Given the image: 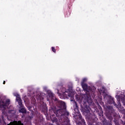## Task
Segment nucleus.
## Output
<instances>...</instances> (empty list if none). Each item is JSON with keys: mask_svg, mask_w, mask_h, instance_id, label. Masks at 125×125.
Wrapping results in <instances>:
<instances>
[{"mask_svg": "<svg viewBox=\"0 0 125 125\" xmlns=\"http://www.w3.org/2000/svg\"><path fill=\"white\" fill-rule=\"evenodd\" d=\"M52 122H53V123H56V124H57V125H60V124L57 123V122H58V120L56 117H54L53 119L52 120Z\"/></svg>", "mask_w": 125, "mask_h": 125, "instance_id": "obj_10", "label": "nucleus"}, {"mask_svg": "<svg viewBox=\"0 0 125 125\" xmlns=\"http://www.w3.org/2000/svg\"><path fill=\"white\" fill-rule=\"evenodd\" d=\"M110 100L111 101V103H112V104H114V106H116L117 107H118V106H119V105H117V104H116V102L114 100V99L113 97H110Z\"/></svg>", "mask_w": 125, "mask_h": 125, "instance_id": "obj_9", "label": "nucleus"}, {"mask_svg": "<svg viewBox=\"0 0 125 125\" xmlns=\"http://www.w3.org/2000/svg\"><path fill=\"white\" fill-rule=\"evenodd\" d=\"M32 108V107H31V106H28V109L29 110V111H31V108Z\"/></svg>", "mask_w": 125, "mask_h": 125, "instance_id": "obj_23", "label": "nucleus"}, {"mask_svg": "<svg viewBox=\"0 0 125 125\" xmlns=\"http://www.w3.org/2000/svg\"><path fill=\"white\" fill-rule=\"evenodd\" d=\"M123 114H124L123 118L125 121L124 122L123 121H122L121 122L123 125H125V110L123 111Z\"/></svg>", "mask_w": 125, "mask_h": 125, "instance_id": "obj_12", "label": "nucleus"}, {"mask_svg": "<svg viewBox=\"0 0 125 125\" xmlns=\"http://www.w3.org/2000/svg\"><path fill=\"white\" fill-rule=\"evenodd\" d=\"M52 51H53V52H54V53H56V49H55V47H52Z\"/></svg>", "mask_w": 125, "mask_h": 125, "instance_id": "obj_16", "label": "nucleus"}, {"mask_svg": "<svg viewBox=\"0 0 125 125\" xmlns=\"http://www.w3.org/2000/svg\"><path fill=\"white\" fill-rule=\"evenodd\" d=\"M87 102H88V103H92V100H91V99H90L89 100H87Z\"/></svg>", "mask_w": 125, "mask_h": 125, "instance_id": "obj_21", "label": "nucleus"}, {"mask_svg": "<svg viewBox=\"0 0 125 125\" xmlns=\"http://www.w3.org/2000/svg\"><path fill=\"white\" fill-rule=\"evenodd\" d=\"M103 124L104 125H109V123L107 122V120H106V119H104V121H103Z\"/></svg>", "mask_w": 125, "mask_h": 125, "instance_id": "obj_13", "label": "nucleus"}, {"mask_svg": "<svg viewBox=\"0 0 125 125\" xmlns=\"http://www.w3.org/2000/svg\"><path fill=\"white\" fill-rule=\"evenodd\" d=\"M47 106H46V104H45L42 106V112H43V114L46 116H47Z\"/></svg>", "mask_w": 125, "mask_h": 125, "instance_id": "obj_5", "label": "nucleus"}, {"mask_svg": "<svg viewBox=\"0 0 125 125\" xmlns=\"http://www.w3.org/2000/svg\"><path fill=\"white\" fill-rule=\"evenodd\" d=\"M37 99H38V100H42V99H43V98L41 96H40V95H39V98H38V96H37Z\"/></svg>", "mask_w": 125, "mask_h": 125, "instance_id": "obj_19", "label": "nucleus"}, {"mask_svg": "<svg viewBox=\"0 0 125 125\" xmlns=\"http://www.w3.org/2000/svg\"><path fill=\"white\" fill-rule=\"evenodd\" d=\"M50 96H51V97H53V94L51 93L50 94Z\"/></svg>", "mask_w": 125, "mask_h": 125, "instance_id": "obj_24", "label": "nucleus"}, {"mask_svg": "<svg viewBox=\"0 0 125 125\" xmlns=\"http://www.w3.org/2000/svg\"><path fill=\"white\" fill-rule=\"evenodd\" d=\"M114 122L115 124H117V123H118V121H116V120H114Z\"/></svg>", "mask_w": 125, "mask_h": 125, "instance_id": "obj_25", "label": "nucleus"}, {"mask_svg": "<svg viewBox=\"0 0 125 125\" xmlns=\"http://www.w3.org/2000/svg\"><path fill=\"white\" fill-rule=\"evenodd\" d=\"M14 95L16 97V101H17V102L18 103V104L20 105V107L24 106L23 105V103L22 102V100L20 97V95H19L18 93H15L14 94Z\"/></svg>", "mask_w": 125, "mask_h": 125, "instance_id": "obj_2", "label": "nucleus"}, {"mask_svg": "<svg viewBox=\"0 0 125 125\" xmlns=\"http://www.w3.org/2000/svg\"><path fill=\"white\" fill-rule=\"evenodd\" d=\"M75 104L74 106V111L76 114H79L80 113V110L79 109V106H78V104H77V102H75Z\"/></svg>", "mask_w": 125, "mask_h": 125, "instance_id": "obj_6", "label": "nucleus"}, {"mask_svg": "<svg viewBox=\"0 0 125 125\" xmlns=\"http://www.w3.org/2000/svg\"><path fill=\"white\" fill-rule=\"evenodd\" d=\"M68 96H70V95H68Z\"/></svg>", "mask_w": 125, "mask_h": 125, "instance_id": "obj_28", "label": "nucleus"}, {"mask_svg": "<svg viewBox=\"0 0 125 125\" xmlns=\"http://www.w3.org/2000/svg\"><path fill=\"white\" fill-rule=\"evenodd\" d=\"M62 93H66V92H67V90H66V89H65V88H63L62 90Z\"/></svg>", "mask_w": 125, "mask_h": 125, "instance_id": "obj_18", "label": "nucleus"}, {"mask_svg": "<svg viewBox=\"0 0 125 125\" xmlns=\"http://www.w3.org/2000/svg\"><path fill=\"white\" fill-rule=\"evenodd\" d=\"M19 113H27V111L24 106L20 107Z\"/></svg>", "mask_w": 125, "mask_h": 125, "instance_id": "obj_7", "label": "nucleus"}, {"mask_svg": "<svg viewBox=\"0 0 125 125\" xmlns=\"http://www.w3.org/2000/svg\"><path fill=\"white\" fill-rule=\"evenodd\" d=\"M9 114H12V115H14L15 114V111L14 110H11L8 111Z\"/></svg>", "mask_w": 125, "mask_h": 125, "instance_id": "obj_14", "label": "nucleus"}, {"mask_svg": "<svg viewBox=\"0 0 125 125\" xmlns=\"http://www.w3.org/2000/svg\"><path fill=\"white\" fill-rule=\"evenodd\" d=\"M87 79L86 78H83L81 82V83H85V82H86Z\"/></svg>", "mask_w": 125, "mask_h": 125, "instance_id": "obj_17", "label": "nucleus"}, {"mask_svg": "<svg viewBox=\"0 0 125 125\" xmlns=\"http://www.w3.org/2000/svg\"><path fill=\"white\" fill-rule=\"evenodd\" d=\"M85 113H87V114H89V113H90V111H89V110L87 109L85 111Z\"/></svg>", "mask_w": 125, "mask_h": 125, "instance_id": "obj_20", "label": "nucleus"}, {"mask_svg": "<svg viewBox=\"0 0 125 125\" xmlns=\"http://www.w3.org/2000/svg\"><path fill=\"white\" fill-rule=\"evenodd\" d=\"M9 102H10L9 100H7L6 102L2 101V108H4L5 106H6L7 105H8Z\"/></svg>", "mask_w": 125, "mask_h": 125, "instance_id": "obj_8", "label": "nucleus"}, {"mask_svg": "<svg viewBox=\"0 0 125 125\" xmlns=\"http://www.w3.org/2000/svg\"><path fill=\"white\" fill-rule=\"evenodd\" d=\"M3 84H5V81H3Z\"/></svg>", "mask_w": 125, "mask_h": 125, "instance_id": "obj_26", "label": "nucleus"}, {"mask_svg": "<svg viewBox=\"0 0 125 125\" xmlns=\"http://www.w3.org/2000/svg\"><path fill=\"white\" fill-rule=\"evenodd\" d=\"M54 103L56 106L51 107V109L49 110V112H53L56 117H60V118L63 117L64 119H62V125H69L68 116L70 113L66 109V104L56 98L54 100Z\"/></svg>", "mask_w": 125, "mask_h": 125, "instance_id": "obj_1", "label": "nucleus"}, {"mask_svg": "<svg viewBox=\"0 0 125 125\" xmlns=\"http://www.w3.org/2000/svg\"><path fill=\"white\" fill-rule=\"evenodd\" d=\"M99 108L100 111V113H99L98 115L100 116V117H101V116H103V111H102V107H101V106H99Z\"/></svg>", "mask_w": 125, "mask_h": 125, "instance_id": "obj_11", "label": "nucleus"}, {"mask_svg": "<svg viewBox=\"0 0 125 125\" xmlns=\"http://www.w3.org/2000/svg\"><path fill=\"white\" fill-rule=\"evenodd\" d=\"M2 103L1 102V103H0V108H2Z\"/></svg>", "mask_w": 125, "mask_h": 125, "instance_id": "obj_22", "label": "nucleus"}, {"mask_svg": "<svg viewBox=\"0 0 125 125\" xmlns=\"http://www.w3.org/2000/svg\"><path fill=\"white\" fill-rule=\"evenodd\" d=\"M107 108L108 109V110H113V106L111 105H108L107 106Z\"/></svg>", "mask_w": 125, "mask_h": 125, "instance_id": "obj_15", "label": "nucleus"}, {"mask_svg": "<svg viewBox=\"0 0 125 125\" xmlns=\"http://www.w3.org/2000/svg\"><path fill=\"white\" fill-rule=\"evenodd\" d=\"M79 122L77 123V125H85V122L84 119H83L82 114L79 115Z\"/></svg>", "mask_w": 125, "mask_h": 125, "instance_id": "obj_4", "label": "nucleus"}, {"mask_svg": "<svg viewBox=\"0 0 125 125\" xmlns=\"http://www.w3.org/2000/svg\"><path fill=\"white\" fill-rule=\"evenodd\" d=\"M81 86L83 88L84 91H86L87 92H90L92 90V88L87 85L86 83H81Z\"/></svg>", "mask_w": 125, "mask_h": 125, "instance_id": "obj_3", "label": "nucleus"}, {"mask_svg": "<svg viewBox=\"0 0 125 125\" xmlns=\"http://www.w3.org/2000/svg\"><path fill=\"white\" fill-rule=\"evenodd\" d=\"M34 104H35V103H36V100L34 99Z\"/></svg>", "mask_w": 125, "mask_h": 125, "instance_id": "obj_27", "label": "nucleus"}]
</instances>
